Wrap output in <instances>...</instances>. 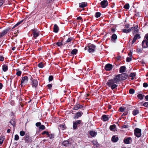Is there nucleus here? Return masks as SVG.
<instances>
[{
	"mask_svg": "<svg viewBox=\"0 0 148 148\" xmlns=\"http://www.w3.org/2000/svg\"><path fill=\"white\" fill-rule=\"evenodd\" d=\"M119 81L116 79V77L114 78L109 79L106 83V84L111 89L113 90L116 89L117 86V84Z\"/></svg>",
	"mask_w": 148,
	"mask_h": 148,
	"instance_id": "f257e3e1",
	"label": "nucleus"
},
{
	"mask_svg": "<svg viewBox=\"0 0 148 148\" xmlns=\"http://www.w3.org/2000/svg\"><path fill=\"white\" fill-rule=\"evenodd\" d=\"M127 77V75L125 73L119 74L116 76V79H117L119 82L120 81L125 79Z\"/></svg>",
	"mask_w": 148,
	"mask_h": 148,
	"instance_id": "f03ea898",
	"label": "nucleus"
},
{
	"mask_svg": "<svg viewBox=\"0 0 148 148\" xmlns=\"http://www.w3.org/2000/svg\"><path fill=\"white\" fill-rule=\"evenodd\" d=\"M134 134L135 136L138 138L140 137L141 135V129L138 128H136L134 130Z\"/></svg>",
	"mask_w": 148,
	"mask_h": 148,
	"instance_id": "7ed1b4c3",
	"label": "nucleus"
},
{
	"mask_svg": "<svg viewBox=\"0 0 148 148\" xmlns=\"http://www.w3.org/2000/svg\"><path fill=\"white\" fill-rule=\"evenodd\" d=\"M88 51L90 53L94 52L95 50L96 46L92 44L88 47Z\"/></svg>",
	"mask_w": 148,
	"mask_h": 148,
	"instance_id": "20e7f679",
	"label": "nucleus"
},
{
	"mask_svg": "<svg viewBox=\"0 0 148 148\" xmlns=\"http://www.w3.org/2000/svg\"><path fill=\"white\" fill-rule=\"evenodd\" d=\"M28 80V78L27 76H24L21 79V86H23L24 84L27 83Z\"/></svg>",
	"mask_w": 148,
	"mask_h": 148,
	"instance_id": "39448f33",
	"label": "nucleus"
},
{
	"mask_svg": "<svg viewBox=\"0 0 148 148\" xmlns=\"http://www.w3.org/2000/svg\"><path fill=\"white\" fill-rule=\"evenodd\" d=\"M108 2L107 0H103L101 2L100 5L101 7L103 8H106L108 5Z\"/></svg>",
	"mask_w": 148,
	"mask_h": 148,
	"instance_id": "423d86ee",
	"label": "nucleus"
},
{
	"mask_svg": "<svg viewBox=\"0 0 148 148\" xmlns=\"http://www.w3.org/2000/svg\"><path fill=\"white\" fill-rule=\"evenodd\" d=\"M143 47L144 48H147L148 47V41L146 40H144L142 42Z\"/></svg>",
	"mask_w": 148,
	"mask_h": 148,
	"instance_id": "0eeeda50",
	"label": "nucleus"
},
{
	"mask_svg": "<svg viewBox=\"0 0 148 148\" xmlns=\"http://www.w3.org/2000/svg\"><path fill=\"white\" fill-rule=\"evenodd\" d=\"M105 68L107 71H110L112 69V65L109 64L106 65Z\"/></svg>",
	"mask_w": 148,
	"mask_h": 148,
	"instance_id": "6e6552de",
	"label": "nucleus"
},
{
	"mask_svg": "<svg viewBox=\"0 0 148 148\" xmlns=\"http://www.w3.org/2000/svg\"><path fill=\"white\" fill-rule=\"evenodd\" d=\"M140 38V36L139 34H136L134 37L133 40L132 41V44H133L135 42L136 40Z\"/></svg>",
	"mask_w": 148,
	"mask_h": 148,
	"instance_id": "1a4fd4ad",
	"label": "nucleus"
},
{
	"mask_svg": "<svg viewBox=\"0 0 148 148\" xmlns=\"http://www.w3.org/2000/svg\"><path fill=\"white\" fill-rule=\"evenodd\" d=\"M131 28H133V29H131L132 30H133V34H135L137 33L138 32V25H136L134 27H132Z\"/></svg>",
	"mask_w": 148,
	"mask_h": 148,
	"instance_id": "9d476101",
	"label": "nucleus"
},
{
	"mask_svg": "<svg viewBox=\"0 0 148 148\" xmlns=\"http://www.w3.org/2000/svg\"><path fill=\"white\" fill-rule=\"evenodd\" d=\"M82 114L83 113L81 112L77 113L75 116L74 118L76 119H78L79 117H80Z\"/></svg>",
	"mask_w": 148,
	"mask_h": 148,
	"instance_id": "9b49d317",
	"label": "nucleus"
},
{
	"mask_svg": "<svg viewBox=\"0 0 148 148\" xmlns=\"http://www.w3.org/2000/svg\"><path fill=\"white\" fill-rule=\"evenodd\" d=\"M38 82L36 80L34 79L32 81V86L33 87H36L38 85Z\"/></svg>",
	"mask_w": 148,
	"mask_h": 148,
	"instance_id": "f8f14e48",
	"label": "nucleus"
},
{
	"mask_svg": "<svg viewBox=\"0 0 148 148\" xmlns=\"http://www.w3.org/2000/svg\"><path fill=\"white\" fill-rule=\"evenodd\" d=\"M131 139L130 137L125 138L124 139V141L126 144H128L130 143V140Z\"/></svg>",
	"mask_w": 148,
	"mask_h": 148,
	"instance_id": "ddd939ff",
	"label": "nucleus"
},
{
	"mask_svg": "<svg viewBox=\"0 0 148 148\" xmlns=\"http://www.w3.org/2000/svg\"><path fill=\"white\" fill-rule=\"evenodd\" d=\"M102 118L103 121H106L108 120L110 117L108 115H104L102 116Z\"/></svg>",
	"mask_w": 148,
	"mask_h": 148,
	"instance_id": "4468645a",
	"label": "nucleus"
},
{
	"mask_svg": "<svg viewBox=\"0 0 148 148\" xmlns=\"http://www.w3.org/2000/svg\"><path fill=\"white\" fill-rule=\"evenodd\" d=\"M129 56V57H127L126 59V61L127 62H129L132 60V53H129L128 54Z\"/></svg>",
	"mask_w": 148,
	"mask_h": 148,
	"instance_id": "2eb2a0df",
	"label": "nucleus"
},
{
	"mask_svg": "<svg viewBox=\"0 0 148 148\" xmlns=\"http://www.w3.org/2000/svg\"><path fill=\"white\" fill-rule=\"evenodd\" d=\"M82 107V106L79 104H77L73 108V109L75 110H77L79 109V108H81Z\"/></svg>",
	"mask_w": 148,
	"mask_h": 148,
	"instance_id": "dca6fc26",
	"label": "nucleus"
},
{
	"mask_svg": "<svg viewBox=\"0 0 148 148\" xmlns=\"http://www.w3.org/2000/svg\"><path fill=\"white\" fill-rule=\"evenodd\" d=\"M8 30L6 29L4 30L0 34V38H1L3 36L5 35L6 34L8 31Z\"/></svg>",
	"mask_w": 148,
	"mask_h": 148,
	"instance_id": "f3484780",
	"label": "nucleus"
},
{
	"mask_svg": "<svg viewBox=\"0 0 148 148\" xmlns=\"http://www.w3.org/2000/svg\"><path fill=\"white\" fill-rule=\"evenodd\" d=\"M33 37L35 38H36L39 36V33L35 29L33 30Z\"/></svg>",
	"mask_w": 148,
	"mask_h": 148,
	"instance_id": "a211bd4d",
	"label": "nucleus"
},
{
	"mask_svg": "<svg viewBox=\"0 0 148 148\" xmlns=\"http://www.w3.org/2000/svg\"><path fill=\"white\" fill-rule=\"evenodd\" d=\"M110 130L113 131H115L116 130V125L114 124L111 125L110 126Z\"/></svg>",
	"mask_w": 148,
	"mask_h": 148,
	"instance_id": "6ab92c4d",
	"label": "nucleus"
},
{
	"mask_svg": "<svg viewBox=\"0 0 148 148\" xmlns=\"http://www.w3.org/2000/svg\"><path fill=\"white\" fill-rule=\"evenodd\" d=\"M87 3L86 2H82L79 3V7L80 8H83L86 6Z\"/></svg>",
	"mask_w": 148,
	"mask_h": 148,
	"instance_id": "aec40b11",
	"label": "nucleus"
},
{
	"mask_svg": "<svg viewBox=\"0 0 148 148\" xmlns=\"http://www.w3.org/2000/svg\"><path fill=\"white\" fill-rule=\"evenodd\" d=\"M118 137L116 136H113L112 138V140L114 142H116L118 140Z\"/></svg>",
	"mask_w": 148,
	"mask_h": 148,
	"instance_id": "412c9836",
	"label": "nucleus"
},
{
	"mask_svg": "<svg viewBox=\"0 0 148 148\" xmlns=\"http://www.w3.org/2000/svg\"><path fill=\"white\" fill-rule=\"evenodd\" d=\"M2 69L4 72L7 71L8 69V66L5 64H4L2 66Z\"/></svg>",
	"mask_w": 148,
	"mask_h": 148,
	"instance_id": "4be33fe9",
	"label": "nucleus"
},
{
	"mask_svg": "<svg viewBox=\"0 0 148 148\" xmlns=\"http://www.w3.org/2000/svg\"><path fill=\"white\" fill-rule=\"evenodd\" d=\"M54 32L56 33L59 30V28L57 25L55 24L53 27Z\"/></svg>",
	"mask_w": 148,
	"mask_h": 148,
	"instance_id": "5701e85b",
	"label": "nucleus"
},
{
	"mask_svg": "<svg viewBox=\"0 0 148 148\" xmlns=\"http://www.w3.org/2000/svg\"><path fill=\"white\" fill-rule=\"evenodd\" d=\"M90 135L92 137H95L96 136L97 133L96 132L92 131L90 132Z\"/></svg>",
	"mask_w": 148,
	"mask_h": 148,
	"instance_id": "b1692460",
	"label": "nucleus"
},
{
	"mask_svg": "<svg viewBox=\"0 0 148 148\" xmlns=\"http://www.w3.org/2000/svg\"><path fill=\"white\" fill-rule=\"evenodd\" d=\"M126 69V67L125 66H121L119 70L120 72L121 73H123L125 72V70Z\"/></svg>",
	"mask_w": 148,
	"mask_h": 148,
	"instance_id": "393cba45",
	"label": "nucleus"
},
{
	"mask_svg": "<svg viewBox=\"0 0 148 148\" xmlns=\"http://www.w3.org/2000/svg\"><path fill=\"white\" fill-rule=\"evenodd\" d=\"M133 28H131L128 29H124L122 30V31L123 33H128L131 31V29H133Z\"/></svg>",
	"mask_w": 148,
	"mask_h": 148,
	"instance_id": "a878e982",
	"label": "nucleus"
},
{
	"mask_svg": "<svg viewBox=\"0 0 148 148\" xmlns=\"http://www.w3.org/2000/svg\"><path fill=\"white\" fill-rule=\"evenodd\" d=\"M92 143L93 145L96 147H97L99 146V144L96 140H93L92 141Z\"/></svg>",
	"mask_w": 148,
	"mask_h": 148,
	"instance_id": "bb28decb",
	"label": "nucleus"
},
{
	"mask_svg": "<svg viewBox=\"0 0 148 148\" xmlns=\"http://www.w3.org/2000/svg\"><path fill=\"white\" fill-rule=\"evenodd\" d=\"M62 144L65 146H67L69 145V142L67 140H65L63 142Z\"/></svg>",
	"mask_w": 148,
	"mask_h": 148,
	"instance_id": "cd10ccee",
	"label": "nucleus"
},
{
	"mask_svg": "<svg viewBox=\"0 0 148 148\" xmlns=\"http://www.w3.org/2000/svg\"><path fill=\"white\" fill-rule=\"evenodd\" d=\"M59 126L60 129L62 130H64L66 128V127L64 125V124H63L60 125Z\"/></svg>",
	"mask_w": 148,
	"mask_h": 148,
	"instance_id": "c85d7f7f",
	"label": "nucleus"
},
{
	"mask_svg": "<svg viewBox=\"0 0 148 148\" xmlns=\"http://www.w3.org/2000/svg\"><path fill=\"white\" fill-rule=\"evenodd\" d=\"M137 97L139 99L141 100L143 99V97H144V95H143L141 94H139L137 95Z\"/></svg>",
	"mask_w": 148,
	"mask_h": 148,
	"instance_id": "c756f323",
	"label": "nucleus"
},
{
	"mask_svg": "<svg viewBox=\"0 0 148 148\" xmlns=\"http://www.w3.org/2000/svg\"><path fill=\"white\" fill-rule=\"evenodd\" d=\"M77 49H74L72 51L71 53L73 55H75L77 53Z\"/></svg>",
	"mask_w": 148,
	"mask_h": 148,
	"instance_id": "7c9ffc66",
	"label": "nucleus"
},
{
	"mask_svg": "<svg viewBox=\"0 0 148 148\" xmlns=\"http://www.w3.org/2000/svg\"><path fill=\"white\" fill-rule=\"evenodd\" d=\"M4 139V138L3 136L1 137L0 138V146L3 143Z\"/></svg>",
	"mask_w": 148,
	"mask_h": 148,
	"instance_id": "2f4dec72",
	"label": "nucleus"
},
{
	"mask_svg": "<svg viewBox=\"0 0 148 148\" xmlns=\"http://www.w3.org/2000/svg\"><path fill=\"white\" fill-rule=\"evenodd\" d=\"M117 38V36L115 34H113L112 36L111 39L112 40H115Z\"/></svg>",
	"mask_w": 148,
	"mask_h": 148,
	"instance_id": "473e14b6",
	"label": "nucleus"
},
{
	"mask_svg": "<svg viewBox=\"0 0 148 148\" xmlns=\"http://www.w3.org/2000/svg\"><path fill=\"white\" fill-rule=\"evenodd\" d=\"M139 113V111L138 110H134L133 111V114L135 116L137 115Z\"/></svg>",
	"mask_w": 148,
	"mask_h": 148,
	"instance_id": "72a5a7b5",
	"label": "nucleus"
},
{
	"mask_svg": "<svg viewBox=\"0 0 148 148\" xmlns=\"http://www.w3.org/2000/svg\"><path fill=\"white\" fill-rule=\"evenodd\" d=\"M130 5L128 3L126 4L124 6V8L125 9L127 10L129 8Z\"/></svg>",
	"mask_w": 148,
	"mask_h": 148,
	"instance_id": "f704fd0d",
	"label": "nucleus"
},
{
	"mask_svg": "<svg viewBox=\"0 0 148 148\" xmlns=\"http://www.w3.org/2000/svg\"><path fill=\"white\" fill-rule=\"evenodd\" d=\"M10 123L14 127L15 124V121L14 120H11L10 121Z\"/></svg>",
	"mask_w": 148,
	"mask_h": 148,
	"instance_id": "c9c22d12",
	"label": "nucleus"
},
{
	"mask_svg": "<svg viewBox=\"0 0 148 148\" xmlns=\"http://www.w3.org/2000/svg\"><path fill=\"white\" fill-rule=\"evenodd\" d=\"M101 15V13L99 12H97L95 15V16L97 18L99 17Z\"/></svg>",
	"mask_w": 148,
	"mask_h": 148,
	"instance_id": "e433bc0d",
	"label": "nucleus"
},
{
	"mask_svg": "<svg viewBox=\"0 0 148 148\" xmlns=\"http://www.w3.org/2000/svg\"><path fill=\"white\" fill-rule=\"evenodd\" d=\"M38 66L40 68H42L44 66V64L42 62H40L38 65Z\"/></svg>",
	"mask_w": 148,
	"mask_h": 148,
	"instance_id": "4c0bfd02",
	"label": "nucleus"
},
{
	"mask_svg": "<svg viewBox=\"0 0 148 148\" xmlns=\"http://www.w3.org/2000/svg\"><path fill=\"white\" fill-rule=\"evenodd\" d=\"M129 92L130 94H133L134 92V90L133 89H130L129 90Z\"/></svg>",
	"mask_w": 148,
	"mask_h": 148,
	"instance_id": "58836bf2",
	"label": "nucleus"
},
{
	"mask_svg": "<svg viewBox=\"0 0 148 148\" xmlns=\"http://www.w3.org/2000/svg\"><path fill=\"white\" fill-rule=\"evenodd\" d=\"M20 135L21 136H23L25 134V132L23 131H21L20 132Z\"/></svg>",
	"mask_w": 148,
	"mask_h": 148,
	"instance_id": "ea45409f",
	"label": "nucleus"
},
{
	"mask_svg": "<svg viewBox=\"0 0 148 148\" xmlns=\"http://www.w3.org/2000/svg\"><path fill=\"white\" fill-rule=\"evenodd\" d=\"M45 129V127L43 125H41L39 127V129L42 130H44Z\"/></svg>",
	"mask_w": 148,
	"mask_h": 148,
	"instance_id": "a19ab883",
	"label": "nucleus"
},
{
	"mask_svg": "<svg viewBox=\"0 0 148 148\" xmlns=\"http://www.w3.org/2000/svg\"><path fill=\"white\" fill-rule=\"evenodd\" d=\"M19 138V137L16 134L15 136V138H14V140H18Z\"/></svg>",
	"mask_w": 148,
	"mask_h": 148,
	"instance_id": "79ce46f5",
	"label": "nucleus"
},
{
	"mask_svg": "<svg viewBox=\"0 0 148 148\" xmlns=\"http://www.w3.org/2000/svg\"><path fill=\"white\" fill-rule=\"evenodd\" d=\"M143 106L145 107H147L148 108V102H145L143 104Z\"/></svg>",
	"mask_w": 148,
	"mask_h": 148,
	"instance_id": "37998d69",
	"label": "nucleus"
},
{
	"mask_svg": "<svg viewBox=\"0 0 148 148\" xmlns=\"http://www.w3.org/2000/svg\"><path fill=\"white\" fill-rule=\"evenodd\" d=\"M53 77L52 76H51V75L49 77V81H51L53 80Z\"/></svg>",
	"mask_w": 148,
	"mask_h": 148,
	"instance_id": "c03bdc74",
	"label": "nucleus"
},
{
	"mask_svg": "<svg viewBox=\"0 0 148 148\" xmlns=\"http://www.w3.org/2000/svg\"><path fill=\"white\" fill-rule=\"evenodd\" d=\"M81 122V121L79 120H78L77 121L75 122V123L77 125H78V124H79Z\"/></svg>",
	"mask_w": 148,
	"mask_h": 148,
	"instance_id": "a18cd8bd",
	"label": "nucleus"
},
{
	"mask_svg": "<svg viewBox=\"0 0 148 148\" xmlns=\"http://www.w3.org/2000/svg\"><path fill=\"white\" fill-rule=\"evenodd\" d=\"M21 71H18L17 72L16 74L17 75H18V76H20L21 75Z\"/></svg>",
	"mask_w": 148,
	"mask_h": 148,
	"instance_id": "49530a36",
	"label": "nucleus"
},
{
	"mask_svg": "<svg viewBox=\"0 0 148 148\" xmlns=\"http://www.w3.org/2000/svg\"><path fill=\"white\" fill-rule=\"evenodd\" d=\"M124 108L122 107H121L119 108V111L121 112H123L124 111Z\"/></svg>",
	"mask_w": 148,
	"mask_h": 148,
	"instance_id": "de8ad7c7",
	"label": "nucleus"
},
{
	"mask_svg": "<svg viewBox=\"0 0 148 148\" xmlns=\"http://www.w3.org/2000/svg\"><path fill=\"white\" fill-rule=\"evenodd\" d=\"M73 40V38H70L66 40L67 42H69Z\"/></svg>",
	"mask_w": 148,
	"mask_h": 148,
	"instance_id": "09e8293b",
	"label": "nucleus"
},
{
	"mask_svg": "<svg viewBox=\"0 0 148 148\" xmlns=\"http://www.w3.org/2000/svg\"><path fill=\"white\" fill-rule=\"evenodd\" d=\"M77 125L74 122L73 123V127L74 129H76L77 127Z\"/></svg>",
	"mask_w": 148,
	"mask_h": 148,
	"instance_id": "8fccbe9b",
	"label": "nucleus"
},
{
	"mask_svg": "<svg viewBox=\"0 0 148 148\" xmlns=\"http://www.w3.org/2000/svg\"><path fill=\"white\" fill-rule=\"evenodd\" d=\"M41 125V123L40 122H38L36 123V125L37 127L40 126Z\"/></svg>",
	"mask_w": 148,
	"mask_h": 148,
	"instance_id": "3c124183",
	"label": "nucleus"
},
{
	"mask_svg": "<svg viewBox=\"0 0 148 148\" xmlns=\"http://www.w3.org/2000/svg\"><path fill=\"white\" fill-rule=\"evenodd\" d=\"M135 74L134 73H131L130 75V77H134L135 76Z\"/></svg>",
	"mask_w": 148,
	"mask_h": 148,
	"instance_id": "603ef678",
	"label": "nucleus"
},
{
	"mask_svg": "<svg viewBox=\"0 0 148 148\" xmlns=\"http://www.w3.org/2000/svg\"><path fill=\"white\" fill-rule=\"evenodd\" d=\"M57 45L58 46H61L62 45V43L60 42H57Z\"/></svg>",
	"mask_w": 148,
	"mask_h": 148,
	"instance_id": "864d4df0",
	"label": "nucleus"
},
{
	"mask_svg": "<svg viewBox=\"0 0 148 148\" xmlns=\"http://www.w3.org/2000/svg\"><path fill=\"white\" fill-rule=\"evenodd\" d=\"M143 86L145 87H146L148 86V84L146 83H144L143 84Z\"/></svg>",
	"mask_w": 148,
	"mask_h": 148,
	"instance_id": "5fc2aeb1",
	"label": "nucleus"
},
{
	"mask_svg": "<svg viewBox=\"0 0 148 148\" xmlns=\"http://www.w3.org/2000/svg\"><path fill=\"white\" fill-rule=\"evenodd\" d=\"M49 137L50 139L53 138V135L52 134H51L49 136Z\"/></svg>",
	"mask_w": 148,
	"mask_h": 148,
	"instance_id": "6e6d98bb",
	"label": "nucleus"
},
{
	"mask_svg": "<svg viewBox=\"0 0 148 148\" xmlns=\"http://www.w3.org/2000/svg\"><path fill=\"white\" fill-rule=\"evenodd\" d=\"M145 38L148 41V34H146L145 37Z\"/></svg>",
	"mask_w": 148,
	"mask_h": 148,
	"instance_id": "4d7b16f0",
	"label": "nucleus"
},
{
	"mask_svg": "<svg viewBox=\"0 0 148 148\" xmlns=\"http://www.w3.org/2000/svg\"><path fill=\"white\" fill-rule=\"evenodd\" d=\"M23 21V20H22V21H21L19 22H18V23H17L16 24V25L17 26H18V25H20V24H21Z\"/></svg>",
	"mask_w": 148,
	"mask_h": 148,
	"instance_id": "13d9d810",
	"label": "nucleus"
},
{
	"mask_svg": "<svg viewBox=\"0 0 148 148\" xmlns=\"http://www.w3.org/2000/svg\"><path fill=\"white\" fill-rule=\"evenodd\" d=\"M23 21V20H22V21H21L19 22H18V23H17L16 24V25L17 26H18V25H20V24H21Z\"/></svg>",
	"mask_w": 148,
	"mask_h": 148,
	"instance_id": "bf43d9fd",
	"label": "nucleus"
},
{
	"mask_svg": "<svg viewBox=\"0 0 148 148\" xmlns=\"http://www.w3.org/2000/svg\"><path fill=\"white\" fill-rule=\"evenodd\" d=\"M4 60V58L1 56H0V60L1 61H3Z\"/></svg>",
	"mask_w": 148,
	"mask_h": 148,
	"instance_id": "052dcab7",
	"label": "nucleus"
},
{
	"mask_svg": "<svg viewBox=\"0 0 148 148\" xmlns=\"http://www.w3.org/2000/svg\"><path fill=\"white\" fill-rule=\"evenodd\" d=\"M3 0L0 1V6H1L3 3Z\"/></svg>",
	"mask_w": 148,
	"mask_h": 148,
	"instance_id": "680f3d73",
	"label": "nucleus"
},
{
	"mask_svg": "<svg viewBox=\"0 0 148 148\" xmlns=\"http://www.w3.org/2000/svg\"><path fill=\"white\" fill-rule=\"evenodd\" d=\"M47 86L49 88H50L52 86V85L51 84H49Z\"/></svg>",
	"mask_w": 148,
	"mask_h": 148,
	"instance_id": "e2e57ef3",
	"label": "nucleus"
},
{
	"mask_svg": "<svg viewBox=\"0 0 148 148\" xmlns=\"http://www.w3.org/2000/svg\"><path fill=\"white\" fill-rule=\"evenodd\" d=\"M127 112H126V111H125L124 112V113H123V114L122 115V116H125V115H127Z\"/></svg>",
	"mask_w": 148,
	"mask_h": 148,
	"instance_id": "0e129e2a",
	"label": "nucleus"
},
{
	"mask_svg": "<svg viewBox=\"0 0 148 148\" xmlns=\"http://www.w3.org/2000/svg\"><path fill=\"white\" fill-rule=\"evenodd\" d=\"M138 106H143V102H140V103H139L138 104Z\"/></svg>",
	"mask_w": 148,
	"mask_h": 148,
	"instance_id": "69168bd1",
	"label": "nucleus"
},
{
	"mask_svg": "<svg viewBox=\"0 0 148 148\" xmlns=\"http://www.w3.org/2000/svg\"><path fill=\"white\" fill-rule=\"evenodd\" d=\"M77 19L78 20H81L82 19V18L80 16H79L77 18Z\"/></svg>",
	"mask_w": 148,
	"mask_h": 148,
	"instance_id": "338daca9",
	"label": "nucleus"
},
{
	"mask_svg": "<svg viewBox=\"0 0 148 148\" xmlns=\"http://www.w3.org/2000/svg\"><path fill=\"white\" fill-rule=\"evenodd\" d=\"M145 99L147 101H148V95H147L145 97Z\"/></svg>",
	"mask_w": 148,
	"mask_h": 148,
	"instance_id": "774afa93",
	"label": "nucleus"
}]
</instances>
